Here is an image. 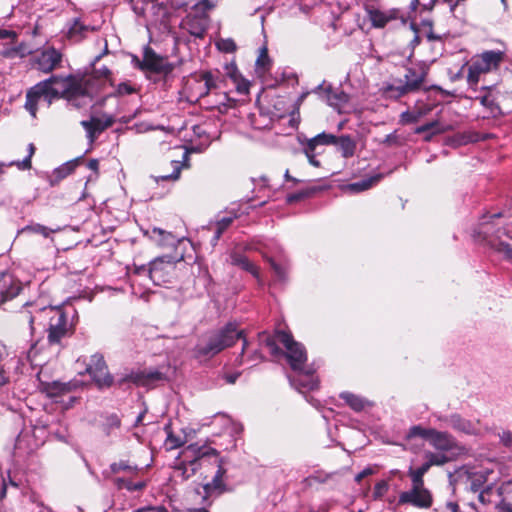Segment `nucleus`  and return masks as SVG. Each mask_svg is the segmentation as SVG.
Here are the masks:
<instances>
[{
    "label": "nucleus",
    "mask_w": 512,
    "mask_h": 512,
    "mask_svg": "<svg viewBox=\"0 0 512 512\" xmlns=\"http://www.w3.org/2000/svg\"><path fill=\"white\" fill-rule=\"evenodd\" d=\"M172 269L173 264L170 261H164L163 258H157L150 262L148 275L155 284H159L160 282L165 281V276L168 275Z\"/></svg>",
    "instance_id": "nucleus-18"
},
{
    "label": "nucleus",
    "mask_w": 512,
    "mask_h": 512,
    "mask_svg": "<svg viewBox=\"0 0 512 512\" xmlns=\"http://www.w3.org/2000/svg\"><path fill=\"white\" fill-rule=\"evenodd\" d=\"M46 81L49 82L50 95H52L53 101L64 99L73 102L79 97L90 96L89 84L91 77L86 78L81 74L52 75Z\"/></svg>",
    "instance_id": "nucleus-6"
},
{
    "label": "nucleus",
    "mask_w": 512,
    "mask_h": 512,
    "mask_svg": "<svg viewBox=\"0 0 512 512\" xmlns=\"http://www.w3.org/2000/svg\"><path fill=\"white\" fill-rule=\"evenodd\" d=\"M303 150H304V153H305L306 157L308 158L309 163L311 165H313L314 167H320L321 166L320 161L316 159V156L318 154H320L321 152H319V151H312V152H310L306 147H303Z\"/></svg>",
    "instance_id": "nucleus-55"
},
{
    "label": "nucleus",
    "mask_w": 512,
    "mask_h": 512,
    "mask_svg": "<svg viewBox=\"0 0 512 512\" xmlns=\"http://www.w3.org/2000/svg\"><path fill=\"white\" fill-rule=\"evenodd\" d=\"M504 52L488 50L484 51L481 54L475 55L472 60L483 69L485 73L490 72L491 70L498 69L502 61L504 60Z\"/></svg>",
    "instance_id": "nucleus-17"
},
{
    "label": "nucleus",
    "mask_w": 512,
    "mask_h": 512,
    "mask_svg": "<svg viewBox=\"0 0 512 512\" xmlns=\"http://www.w3.org/2000/svg\"><path fill=\"white\" fill-rule=\"evenodd\" d=\"M214 7L215 4L210 0L199 1L192 7V11L182 19L180 27L191 36L204 39L210 24L209 12Z\"/></svg>",
    "instance_id": "nucleus-7"
},
{
    "label": "nucleus",
    "mask_w": 512,
    "mask_h": 512,
    "mask_svg": "<svg viewBox=\"0 0 512 512\" xmlns=\"http://www.w3.org/2000/svg\"><path fill=\"white\" fill-rule=\"evenodd\" d=\"M233 221H234V218H232V217H223L222 219L218 220L215 223V231H214V235L211 239V243L213 246L216 245V243L222 237L223 233L231 226Z\"/></svg>",
    "instance_id": "nucleus-35"
},
{
    "label": "nucleus",
    "mask_w": 512,
    "mask_h": 512,
    "mask_svg": "<svg viewBox=\"0 0 512 512\" xmlns=\"http://www.w3.org/2000/svg\"><path fill=\"white\" fill-rule=\"evenodd\" d=\"M43 391L51 398H56L69 393L77 388V381H52L42 383Z\"/></svg>",
    "instance_id": "nucleus-20"
},
{
    "label": "nucleus",
    "mask_w": 512,
    "mask_h": 512,
    "mask_svg": "<svg viewBox=\"0 0 512 512\" xmlns=\"http://www.w3.org/2000/svg\"><path fill=\"white\" fill-rule=\"evenodd\" d=\"M329 478H330V475H328V474H322L320 472H316V473L308 476L307 478H305L304 482L308 486H312L317 483H319V484L325 483Z\"/></svg>",
    "instance_id": "nucleus-50"
},
{
    "label": "nucleus",
    "mask_w": 512,
    "mask_h": 512,
    "mask_svg": "<svg viewBox=\"0 0 512 512\" xmlns=\"http://www.w3.org/2000/svg\"><path fill=\"white\" fill-rule=\"evenodd\" d=\"M164 430L167 434V437L165 440L166 450H168V451L174 450V449L180 448L181 446L184 445V440L181 437L176 436L173 433V430H172V427L170 424L165 425Z\"/></svg>",
    "instance_id": "nucleus-36"
},
{
    "label": "nucleus",
    "mask_w": 512,
    "mask_h": 512,
    "mask_svg": "<svg viewBox=\"0 0 512 512\" xmlns=\"http://www.w3.org/2000/svg\"><path fill=\"white\" fill-rule=\"evenodd\" d=\"M42 321L47 322V342L50 346L63 347L64 341L75 333V324L63 306H45Z\"/></svg>",
    "instance_id": "nucleus-5"
},
{
    "label": "nucleus",
    "mask_w": 512,
    "mask_h": 512,
    "mask_svg": "<svg viewBox=\"0 0 512 512\" xmlns=\"http://www.w3.org/2000/svg\"><path fill=\"white\" fill-rule=\"evenodd\" d=\"M425 459H428L430 465L433 466H443L444 464L449 462V458L444 454L434 453L428 451L425 453Z\"/></svg>",
    "instance_id": "nucleus-44"
},
{
    "label": "nucleus",
    "mask_w": 512,
    "mask_h": 512,
    "mask_svg": "<svg viewBox=\"0 0 512 512\" xmlns=\"http://www.w3.org/2000/svg\"><path fill=\"white\" fill-rule=\"evenodd\" d=\"M115 123V117L109 114H103L102 118L92 116L89 120L81 121V126L87 133L90 143H93L98 136Z\"/></svg>",
    "instance_id": "nucleus-13"
},
{
    "label": "nucleus",
    "mask_w": 512,
    "mask_h": 512,
    "mask_svg": "<svg viewBox=\"0 0 512 512\" xmlns=\"http://www.w3.org/2000/svg\"><path fill=\"white\" fill-rule=\"evenodd\" d=\"M494 248L497 252L502 253L507 260L512 261V245L504 242L499 241L497 244L494 245Z\"/></svg>",
    "instance_id": "nucleus-52"
},
{
    "label": "nucleus",
    "mask_w": 512,
    "mask_h": 512,
    "mask_svg": "<svg viewBox=\"0 0 512 512\" xmlns=\"http://www.w3.org/2000/svg\"><path fill=\"white\" fill-rule=\"evenodd\" d=\"M137 469L136 466H131L127 461L121 460L111 465L113 473H119L121 471L133 472Z\"/></svg>",
    "instance_id": "nucleus-53"
},
{
    "label": "nucleus",
    "mask_w": 512,
    "mask_h": 512,
    "mask_svg": "<svg viewBox=\"0 0 512 512\" xmlns=\"http://www.w3.org/2000/svg\"><path fill=\"white\" fill-rule=\"evenodd\" d=\"M238 340H242V350L236 357L234 365L242 366L247 361L244 354L249 343L244 330H239L236 322H228L222 328L212 331L199 341L193 348L194 358L201 362L208 361L223 350L234 346Z\"/></svg>",
    "instance_id": "nucleus-3"
},
{
    "label": "nucleus",
    "mask_w": 512,
    "mask_h": 512,
    "mask_svg": "<svg viewBox=\"0 0 512 512\" xmlns=\"http://www.w3.org/2000/svg\"><path fill=\"white\" fill-rule=\"evenodd\" d=\"M259 340L269 350L272 356H284L290 368L299 373L298 384L307 390H315L319 386L318 379L311 369L305 370L307 352L305 347L294 340L290 332L276 330L273 335L267 332L258 334Z\"/></svg>",
    "instance_id": "nucleus-1"
},
{
    "label": "nucleus",
    "mask_w": 512,
    "mask_h": 512,
    "mask_svg": "<svg viewBox=\"0 0 512 512\" xmlns=\"http://www.w3.org/2000/svg\"><path fill=\"white\" fill-rule=\"evenodd\" d=\"M111 71L107 67L100 69H94L93 78H105L108 79L111 76Z\"/></svg>",
    "instance_id": "nucleus-56"
},
{
    "label": "nucleus",
    "mask_w": 512,
    "mask_h": 512,
    "mask_svg": "<svg viewBox=\"0 0 512 512\" xmlns=\"http://www.w3.org/2000/svg\"><path fill=\"white\" fill-rule=\"evenodd\" d=\"M432 431L433 428H425L421 425H414L409 428L405 438L406 440H411L413 438L420 437L429 441Z\"/></svg>",
    "instance_id": "nucleus-38"
},
{
    "label": "nucleus",
    "mask_w": 512,
    "mask_h": 512,
    "mask_svg": "<svg viewBox=\"0 0 512 512\" xmlns=\"http://www.w3.org/2000/svg\"><path fill=\"white\" fill-rule=\"evenodd\" d=\"M216 46L219 51L224 53H234L237 50V45L231 38L220 39L217 41Z\"/></svg>",
    "instance_id": "nucleus-46"
},
{
    "label": "nucleus",
    "mask_w": 512,
    "mask_h": 512,
    "mask_svg": "<svg viewBox=\"0 0 512 512\" xmlns=\"http://www.w3.org/2000/svg\"><path fill=\"white\" fill-rule=\"evenodd\" d=\"M405 83L397 87L390 86L389 90L397 92V96L401 97L410 92H415L420 89L425 80V74H418L416 70L409 68L404 75Z\"/></svg>",
    "instance_id": "nucleus-16"
},
{
    "label": "nucleus",
    "mask_w": 512,
    "mask_h": 512,
    "mask_svg": "<svg viewBox=\"0 0 512 512\" xmlns=\"http://www.w3.org/2000/svg\"><path fill=\"white\" fill-rule=\"evenodd\" d=\"M327 101L330 106L340 111L350 100V96L341 89H326Z\"/></svg>",
    "instance_id": "nucleus-26"
},
{
    "label": "nucleus",
    "mask_w": 512,
    "mask_h": 512,
    "mask_svg": "<svg viewBox=\"0 0 512 512\" xmlns=\"http://www.w3.org/2000/svg\"><path fill=\"white\" fill-rule=\"evenodd\" d=\"M226 69H227V74L236 83L237 91L240 94H248L249 88H250V83L241 77V75L237 71L236 65L235 64L227 65Z\"/></svg>",
    "instance_id": "nucleus-30"
},
{
    "label": "nucleus",
    "mask_w": 512,
    "mask_h": 512,
    "mask_svg": "<svg viewBox=\"0 0 512 512\" xmlns=\"http://www.w3.org/2000/svg\"><path fill=\"white\" fill-rule=\"evenodd\" d=\"M450 425L453 429L466 433L472 434L474 432V427L472 423L464 418H462L458 414L451 415L450 417Z\"/></svg>",
    "instance_id": "nucleus-33"
},
{
    "label": "nucleus",
    "mask_w": 512,
    "mask_h": 512,
    "mask_svg": "<svg viewBox=\"0 0 512 512\" xmlns=\"http://www.w3.org/2000/svg\"><path fill=\"white\" fill-rule=\"evenodd\" d=\"M380 178V175H376L367 179H363L359 182L350 183L344 187V190L350 193H360L370 189L375 183H377L380 180Z\"/></svg>",
    "instance_id": "nucleus-31"
},
{
    "label": "nucleus",
    "mask_w": 512,
    "mask_h": 512,
    "mask_svg": "<svg viewBox=\"0 0 512 512\" xmlns=\"http://www.w3.org/2000/svg\"><path fill=\"white\" fill-rule=\"evenodd\" d=\"M388 489H389V485L386 480L378 481L375 484L374 489H373V494H372L373 499L374 500L381 499L388 492Z\"/></svg>",
    "instance_id": "nucleus-48"
},
{
    "label": "nucleus",
    "mask_w": 512,
    "mask_h": 512,
    "mask_svg": "<svg viewBox=\"0 0 512 512\" xmlns=\"http://www.w3.org/2000/svg\"><path fill=\"white\" fill-rule=\"evenodd\" d=\"M491 493H492V488L491 487H486L485 489L481 490L479 495H478L479 501L481 503H483V504L490 503L489 495Z\"/></svg>",
    "instance_id": "nucleus-58"
},
{
    "label": "nucleus",
    "mask_w": 512,
    "mask_h": 512,
    "mask_svg": "<svg viewBox=\"0 0 512 512\" xmlns=\"http://www.w3.org/2000/svg\"><path fill=\"white\" fill-rule=\"evenodd\" d=\"M136 92H137V89L133 85H131L130 82L127 81V82H122V83L118 84L115 92L111 96L122 97V96L130 95V94H133Z\"/></svg>",
    "instance_id": "nucleus-45"
},
{
    "label": "nucleus",
    "mask_w": 512,
    "mask_h": 512,
    "mask_svg": "<svg viewBox=\"0 0 512 512\" xmlns=\"http://www.w3.org/2000/svg\"><path fill=\"white\" fill-rule=\"evenodd\" d=\"M189 151L186 150L182 155V160H174L170 162L172 172L167 174H161L156 177L157 181H175L178 180L181 174V170L184 166L188 167Z\"/></svg>",
    "instance_id": "nucleus-24"
},
{
    "label": "nucleus",
    "mask_w": 512,
    "mask_h": 512,
    "mask_svg": "<svg viewBox=\"0 0 512 512\" xmlns=\"http://www.w3.org/2000/svg\"><path fill=\"white\" fill-rule=\"evenodd\" d=\"M136 512H167V510L163 507H148L144 509H139Z\"/></svg>",
    "instance_id": "nucleus-64"
},
{
    "label": "nucleus",
    "mask_w": 512,
    "mask_h": 512,
    "mask_svg": "<svg viewBox=\"0 0 512 512\" xmlns=\"http://www.w3.org/2000/svg\"><path fill=\"white\" fill-rule=\"evenodd\" d=\"M44 307H40L34 303H26L21 310L17 313L16 321L19 325H27L30 336L35 334V321L36 319L42 320V311Z\"/></svg>",
    "instance_id": "nucleus-15"
},
{
    "label": "nucleus",
    "mask_w": 512,
    "mask_h": 512,
    "mask_svg": "<svg viewBox=\"0 0 512 512\" xmlns=\"http://www.w3.org/2000/svg\"><path fill=\"white\" fill-rule=\"evenodd\" d=\"M153 233L158 234L162 237V240L165 242H169L170 240H174V236L171 232H167L161 228H153Z\"/></svg>",
    "instance_id": "nucleus-57"
},
{
    "label": "nucleus",
    "mask_w": 512,
    "mask_h": 512,
    "mask_svg": "<svg viewBox=\"0 0 512 512\" xmlns=\"http://www.w3.org/2000/svg\"><path fill=\"white\" fill-rule=\"evenodd\" d=\"M272 61L268 54V48L266 45L262 46L259 50V55L256 59L255 68L256 72L264 74L271 69Z\"/></svg>",
    "instance_id": "nucleus-32"
},
{
    "label": "nucleus",
    "mask_w": 512,
    "mask_h": 512,
    "mask_svg": "<svg viewBox=\"0 0 512 512\" xmlns=\"http://www.w3.org/2000/svg\"><path fill=\"white\" fill-rule=\"evenodd\" d=\"M13 164H15L20 170H29L32 167L31 155H28L24 160L14 162Z\"/></svg>",
    "instance_id": "nucleus-59"
},
{
    "label": "nucleus",
    "mask_w": 512,
    "mask_h": 512,
    "mask_svg": "<svg viewBox=\"0 0 512 512\" xmlns=\"http://www.w3.org/2000/svg\"><path fill=\"white\" fill-rule=\"evenodd\" d=\"M485 72L481 69L475 61L471 60V64L468 66L467 83L469 86H476L479 82L480 75Z\"/></svg>",
    "instance_id": "nucleus-40"
},
{
    "label": "nucleus",
    "mask_w": 512,
    "mask_h": 512,
    "mask_svg": "<svg viewBox=\"0 0 512 512\" xmlns=\"http://www.w3.org/2000/svg\"><path fill=\"white\" fill-rule=\"evenodd\" d=\"M449 126H444L438 121H431L424 125L418 126L415 130V134H422L424 132H432L435 135L443 134L449 130Z\"/></svg>",
    "instance_id": "nucleus-34"
},
{
    "label": "nucleus",
    "mask_w": 512,
    "mask_h": 512,
    "mask_svg": "<svg viewBox=\"0 0 512 512\" xmlns=\"http://www.w3.org/2000/svg\"><path fill=\"white\" fill-rule=\"evenodd\" d=\"M231 264L239 267L240 269L250 273L257 280L260 279L259 267L251 262L245 255L241 253H232L231 254Z\"/></svg>",
    "instance_id": "nucleus-25"
},
{
    "label": "nucleus",
    "mask_w": 512,
    "mask_h": 512,
    "mask_svg": "<svg viewBox=\"0 0 512 512\" xmlns=\"http://www.w3.org/2000/svg\"><path fill=\"white\" fill-rule=\"evenodd\" d=\"M339 397L355 412L363 411L369 404V402L364 398L348 391L341 392Z\"/></svg>",
    "instance_id": "nucleus-29"
},
{
    "label": "nucleus",
    "mask_w": 512,
    "mask_h": 512,
    "mask_svg": "<svg viewBox=\"0 0 512 512\" xmlns=\"http://www.w3.org/2000/svg\"><path fill=\"white\" fill-rule=\"evenodd\" d=\"M87 30V26L83 25L79 21H75L68 31V36L70 39H75L76 41H79L82 39L83 33Z\"/></svg>",
    "instance_id": "nucleus-43"
},
{
    "label": "nucleus",
    "mask_w": 512,
    "mask_h": 512,
    "mask_svg": "<svg viewBox=\"0 0 512 512\" xmlns=\"http://www.w3.org/2000/svg\"><path fill=\"white\" fill-rule=\"evenodd\" d=\"M343 158L349 159L355 155L357 143L350 135L336 136L333 143Z\"/></svg>",
    "instance_id": "nucleus-22"
},
{
    "label": "nucleus",
    "mask_w": 512,
    "mask_h": 512,
    "mask_svg": "<svg viewBox=\"0 0 512 512\" xmlns=\"http://www.w3.org/2000/svg\"><path fill=\"white\" fill-rule=\"evenodd\" d=\"M421 27L423 28L428 41L433 42V41H441L442 40V36L434 33L432 20H430V19L422 20Z\"/></svg>",
    "instance_id": "nucleus-42"
},
{
    "label": "nucleus",
    "mask_w": 512,
    "mask_h": 512,
    "mask_svg": "<svg viewBox=\"0 0 512 512\" xmlns=\"http://www.w3.org/2000/svg\"><path fill=\"white\" fill-rule=\"evenodd\" d=\"M434 498L432 492L425 487V482L411 481V488L399 494L398 505H410L418 509H430Z\"/></svg>",
    "instance_id": "nucleus-8"
},
{
    "label": "nucleus",
    "mask_w": 512,
    "mask_h": 512,
    "mask_svg": "<svg viewBox=\"0 0 512 512\" xmlns=\"http://www.w3.org/2000/svg\"><path fill=\"white\" fill-rule=\"evenodd\" d=\"M195 79L199 85H201L203 82V85L199 91V98L207 96L211 90L218 87L217 78L214 77L211 71H202L198 74H195Z\"/></svg>",
    "instance_id": "nucleus-23"
},
{
    "label": "nucleus",
    "mask_w": 512,
    "mask_h": 512,
    "mask_svg": "<svg viewBox=\"0 0 512 512\" xmlns=\"http://www.w3.org/2000/svg\"><path fill=\"white\" fill-rule=\"evenodd\" d=\"M134 62L148 81L164 91L171 89L177 79L176 64L170 62L167 56L156 53L149 45L144 47L142 59L134 57Z\"/></svg>",
    "instance_id": "nucleus-4"
},
{
    "label": "nucleus",
    "mask_w": 512,
    "mask_h": 512,
    "mask_svg": "<svg viewBox=\"0 0 512 512\" xmlns=\"http://www.w3.org/2000/svg\"><path fill=\"white\" fill-rule=\"evenodd\" d=\"M336 140V136L330 133L322 132L311 139H307L304 143V147H306L310 152L318 151L317 148L319 146H327L333 145Z\"/></svg>",
    "instance_id": "nucleus-28"
},
{
    "label": "nucleus",
    "mask_w": 512,
    "mask_h": 512,
    "mask_svg": "<svg viewBox=\"0 0 512 512\" xmlns=\"http://www.w3.org/2000/svg\"><path fill=\"white\" fill-rule=\"evenodd\" d=\"M20 291L19 287H10L0 291V305L15 298Z\"/></svg>",
    "instance_id": "nucleus-51"
},
{
    "label": "nucleus",
    "mask_w": 512,
    "mask_h": 512,
    "mask_svg": "<svg viewBox=\"0 0 512 512\" xmlns=\"http://www.w3.org/2000/svg\"><path fill=\"white\" fill-rule=\"evenodd\" d=\"M156 1L157 0H137V1L130 0V2L132 4V10L134 11L135 14H137L139 16H144L145 12H146L147 5H149V4L154 5Z\"/></svg>",
    "instance_id": "nucleus-47"
},
{
    "label": "nucleus",
    "mask_w": 512,
    "mask_h": 512,
    "mask_svg": "<svg viewBox=\"0 0 512 512\" xmlns=\"http://www.w3.org/2000/svg\"><path fill=\"white\" fill-rule=\"evenodd\" d=\"M317 192L316 188H307L304 190H301L296 193H291L287 195L286 201L289 204L300 202L304 199H307L311 196H313Z\"/></svg>",
    "instance_id": "nucleus-41"
},
{
    "label": "nucleus",
    "mask_w": 512,
    "mask_h": 512,
    "mask_svg": "<svg viewBox=\"0 0 512 512\" xmlns=\"http://www.w3.org/2000/svg\"><path fill=\"white\" fill-rule=\"evenodd\" d=\"M63 55L56 48L50 46L44 48L35 58V65L43 73H51L61 67Z\"/></svg>",
    "instance_id": "nucleus-12"
},
{
    "label": "nucleus",
    "mask_w": 512,
    "mask_h": 512,
    "mask_svg": "<svg viewBox=\"0 0 512 512\" xmlns=\"http://www.w3.org/2000/svg\"><path fill=\"white\" fill-rule=\"evenodd\" d=\"M24 44H20L18 47L12 48L6 52V56L20 55L24 56Z\"/></svg>",
    "instance_id": "nucleus-61"
},
{
    "label": "nucleus",
    "mask_w": 512,
    "mask_h": 512,
    "mask_svg": "<svg viewBox=\"0 0 512 512\" xmlns=\"http://www.w3.org/2000/svg\"><path fill=\"white\" fill-rule=\"evenodd\" d=\"M23 231L40 234L45 238L49 237V235L53 232L52 229L41 224L28 225L24 228Z\"/></svg>",
    "instance_id": "nucleus-49"
},
{
    "label": "nucleus",
    "mask_w": 512,
    "mask_h": 512,
    "mask_svg": "<svg viewBox=\"0 0 512 512\" xmlns=\"http://www.w3.org/2000/svg\"><path fill=\"white\" fill-rule=\"evenodd\" d=\"M374 470L371 467H367L355 476V481L360 483L365 477L372 475Z\"/></svg>",
    "instance_id": "nucleus-60"
},
{
    "label": "nucleus",
    "mask_w": 512,
    "mask_h": 512,
    "mask_svg": "<svg viewBox=\"0 0 512 512\" xmlns=\"http://www.w3.org/2000/svg\"><path fill=\"white\" fill-rule=\"evenodd\" d=\"M431 467L432 465H430L429 460L426 459V461L416 469L413 467H409L407 476L410 478L411 481L424 482V476L430 470Z\"/></svg>",
    "instance_id": "nucleus-37"
},
{
    "label": "nucleus",
    "mask_w": 512,
    "mask_h": 512,
    "mask_svg": "<svg viewBox=\"0 0 512 512\" xmlns=\"http://www.w3.org/2000/svg\"><path fill=\"white\" fill-rule=\"evenodd\" d=\"M481 90L484 91L485 94L476 97V99L479 100L482 106L488 109L491 117L497 118L501 116L503 113L501 107L497 103L496 98L492 95V87L484 86L481 88Z\"/></svg>",
    "instance_id": "nucleus-21"
},
{
    "label": "nucleus",
    "mask_w": 512,
    "mask_h": 512,
    "mask_svg": "<svg viewBox=\"0 0 512 512\" xmlns=\"http://www.w3.org/2000/svg\"><path fill=\"white\" fill-rule=\"evenodd\" d=\"M41 100L45 101L48 107L53 103L49 82L46 79L38 82L26 92L24 107L33 118L37 117L38 104Z\"/></svg>",
    "instance_id": "nucleus-11"
},
{
    "label": "nucleus",
    "mask_w": 512,
    "mask_h": 512,
    "mask_svg": "<svg viewBox=\"0 0 512 512\" xmlns=\"http://www.w3.org/2000/svg\"><path fill=\"white\" fill-rule=\"evenodd\" d=\"M497 509L499 510V512H512L511 504L505 501H502L500 504H498Z\"/></svg>",
    "instance_id": "nucleus-63"
},
{
    "label": "nucleus",
    "mask_w": 512,
    "mask_h": 512,
    "mask_svg": "<svg viewBox=\"0 0 512 512\" xmlns=\"http://www.w3.org/2000/svg\"><path fill=\"white\" fill-rule=\"evenodd\" d=\"M429 443L439 451L448 452L457 450L459 453H466V448L461 446L450 433L438 431L434 428Z\"/></svg>",
    "instance_id": "nucleus-14"
},
{
    "label": "nucleus",
    "mask_w": 512,
    "mask_h": 512,
    "mask_svg": "<svg viewBox=\"0 0 512 512\" xmlns=\"http://www.w3.org/2000/svg\"><path fill=\"white\" fill-rule=\"evenodd\" d=\"M83 156L77 157L73 160L67 161L60 167L56 168L52 176L50 177V185L56 186L58 185L64 178L72 174L75 169L83 162Z\"/></svg>",
    "instance_id": "nucleus-19"
},
{
    "label": "nucleus",
    "mask_w": 512,
    "mask_h": 512,
    "mask_svg": "<svg viewBox=\"0 0 512 512\" xmlns=\"http://www.w3.org/2000/svg\"><path fill=\"white\" fill-rule=\"evenodd\" d=\"M264 360V357L263 355L260 353V351L258 350H255L253 351L250 355H248L247 357V361H250V362H256V361H263Z\"/></svg>",
    "instance_id": "nucleus-62"
},
{
    "label": "nucleus",
    "mask_w": 512,
    "mask_h": 512,
    "mask_svg": "<svg viewBox=\"0 0 512 512\" xmlns=\"http://www.w3.org/2000/svg\"><path fill=\"white\" fill-rule=\"evenodd\" d=\"M420 116L419 113L405 111L401 114L400 121L402 124L416 123L420 119Z\"/></svg>",
    "instance_id": "nucleus-54"
},
{
    "label": "nucleus",
    "mask_w": 512,
    "mask_h": 512,
    "mask_svg": "<svg viewBox=\"0 0 512 512\" xmlns=\"http://www.w3.org/2000/svg\"><path fill=\"white\" fill-rule=\"evenodd\" d=\"M264 259L269 263L277 278L281 281L286 280L288 265L287 263H278L272 257L265 256Z\"/></svg>",
    "instance_id": "nucleus-39"
},
{
    "label": "nucleus",
    "mask_w": 512,
    "mask_h": 512,
    "mask_svg": "<svg viewBox=\"0 0 512 512\" xmlns=\"http://www.w3.org/2000/svg\"><path fill=\"white\" fill-rule=\"evenodd\" d=\"M166 375L158 370H130L115 381L114 385L122 388L128 384L136 387L154 388L158 382L165 381Z\"/></svg>",
    "instance_id": "nucleus-9"
},
{
    "label": "nucleus",
    "mask_w": 512,
    "mask_h": 512,
    "mask_svg": "<svg viewBox=\"0 0 512 512\" xmlns=\"http://www.w3.org/2000/svg\"><path fill=\"white\" fill-rule=\"evenodd\" d=\"M365 9L374 28H384L393 19L391 15L372 6H366Z\"/></svg>",
    "instance_id": "nucleus-27"
},
{
    "label": "nucleus",
    "mask_w": 512,
    "mask_h": 512,
    "mask_svg": "<svg viewBox=\"0 0 512 512\" xmlns=\"http://www.w3.org/2000/svg\"><path fill=\"white\" fill-rule=\"evenodd\" d=\"M86 373L89 374L94 384L99 389L110 388L115 384L113 375L109 372L108 365L101 353L90 356L86 365Z\"/></svg>",
    "instance_id": "nucleus-10"
},
{
    "label": "nucleus",
    "mask_w": 512,
    "mask_h": 512,
    "mask_svg": "<svg viewBox=\"0 0 512 512\" xmlns=\"http://www.w3.org/2000/svg\"><path fill=\"white\" fill-rule=\"evenodd\" d=\"M182 454L186 458L192 457V459L188 461V464L191 466L193 474L198 468L206 466H211L215 469L212 479L201 484L202 492L196 489L197 494L202 495L201 503L203 505L210 506L213 498L230 491L226 483L227 470L224 467L225 461L220 456L219 451L205 444L199 445L198 443H193L188 445L183 450Z\"/></svg>",
    "instance_id": "nucleus-2"
}]
</instances>
